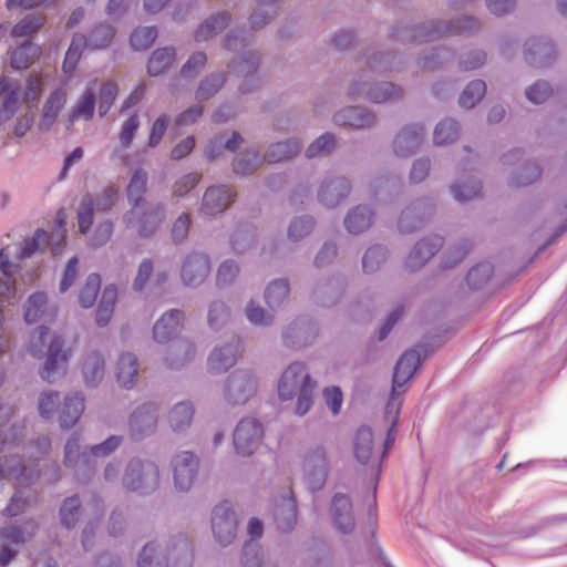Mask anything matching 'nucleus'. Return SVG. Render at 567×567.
<instances>
[{"instance_id": "3c124183", "label": "nucleus", "mask_w": 567, "mask_h": 567, "mask_svg": "<svg viewBox=\"0 0 567 567\" xmlns=\"http://www.w3.org/2000/svg\"><path fill=\"white\" fill-rule=\"evenodd\" d=\"M157 38V30L152 27L137 28L131 34V44L135 50L148 49Z\"/></svg>"}, {"instance_id": "7c9ffc66", "label": "nucleus", "mask_w": 567, "mask_h": 567, "mask_svg": "<svg viewBox=\"0 0 567 567\" xmlns=\"http://www.w3.org/2000/svg\"><path fill=\"white\" fill-rule=\"evenodd\" d=\"M194 416V406L189 402L177 403L168 414V422L173 431L179 432L189 427Z\"/></svg>"}, {"instance_id": "e2e57ef3", "label": "nucleus", "mask_w": 567, "mask_h": 567, "mask_svg": "<svg viewBox=\"0 0 567 567\" xmlns=\"http://www.w3.org/2000/svg\"><path fill=\"white\" fill-rule=\"evenodd\" d=\"M207 58L205 53H194L183 65L181 73L184 78L196 76L199 73V71L205 66Z\"/></svg>"}, {"instance_id": "49530a36", "label": "nucleus", "mask_w": 567, "mask_h": 567, "mask_svg": "<svg viewBox=\"0 0 567 567\" xmlns=\"http://www.w3.org/2000/svg\"><path fill=\"white\" fill-rule=\"evenodd\" d=\"M118 94L117 84L113 81L104 83L99 92L97 110L100 116H104L111 110Z\"/></svg>"}, {"instance_id": "6e6552de", "label": "nucleus", "mask_w": 567, "mask_h": 567, "mask_svg": "<svg viewBox=\"0 0 567 567\" xmlns=\"http://www.w3.org/2000/svg\"><path fill=\"white\" fill-rule=\"evenodd\" d=\"M212 528L216 540L221 546H227L235 539L237 519L234 511L226 503L215 507L212 518Z\"/></svg>"}, {"instance_id": "a211bd4d", "label": "nucleus", "mask_w": 567, "mask_h": 567, "mask_svg": "<svg viewBox=\"0 0 567 567\" xmlns=\"http://www.w3.org/2000/svg\"><path fill=\"white\" fill-rule=\"evenodd\" d=\"M235 194L226 186L209 187L203 197L202 212L207 216L223 213L234 202Z\"/></svg>"}, {"instance_id": "864d4df0", "label": "nucleus", "mask_w": 567, "mask_h": 567, "mask_svg": "<svg viewBox=\"0 0 567 567\" xmlns=\"http://www.w3.org/2000/svg\"><path fill=\"white\" fill-rule=\"evenodd\" d=\"M261 162L262 159L257 153L246 152L234 162V172L238 175L249 174L254 172Z\"/></svg>"}, {"instance_id": "473e14b6", "label": "nucleus", "mask_w": 567, "mask_h": 567, "mask_svg": "<svg viewBox=\"0 0 567 567\" xmlns=\"http://www.w3.org/2000/svg\"><path fill=\"white\" fill-rule=\"evenodd\" d=\"M229 16L227 13H220L213 16L205 23L200 24L195 32V40L198 42L207 41L214 35L224 31L229 23Z\"/></svg>"}, {"instance_id": "13d9d810", "label": "nucleus", "mask_w": 567, "mask_h": 567, "mask_svg": "<svg viewBox=\"0 0 567 567\" xmlns=\"http://www.w3.org/2000/svg\"><path fill=\"white\" fill-rule=\"evenodd\" d=\"M224 75H217L206 79L199 85L196 96L199 101H205L216 94L219 89L224 85Z\"/></svg>"}, {"instance_id": "bb28decb", "label": "nucleus", "mask_w": 567, "mask_h": 567, "mask_svg": "<svg viewBox=\"0 0 567 567\" xmlns=\"http://www.w3.org/2000/svg\"><path fill=\"white\" fill-rule=\"evenodd\" d=\"M374 117L371 113L360 107H347L334 115V122L338 125H349L353 127H365L373 123Z\"/></svg>"}, {"instance_id": "69168bd1", "label": "nucleus", "mask_w": 567, "mask_h": 567, "mask_svg": "<svg viewBox=\"0 0 567 567\" xmlns=\"http://www.w3.org/2000/svg\"><path fill=\"white\" fill-rule=\"evenodd\" d=\"M286 511V515H284V509L277 513L278 528L281 530L290 529L297 522V508L293 498L288 499Z\"/></svg>"}, {"instance_id": "ddd939ff", "label": "nucleus", "mask_w": 567, "mask_h": 567, "mask_svg": "<svg viewBox=\"0 0 567 567\" xmlns=\"http://www.w3.org/2000/svg\"><path fill=\"white\" fill-rule=\"evenodd\" d=\"M318 334L317 326L306 319H297L282 332L284 343L291 348H301L310 343Z\"/></svg>"}, {"instance_id": "9d476101", "label": "nucleus", "mask_w": 567, "mask_h": 567, "mask_svg": "<svg viewBox=\"0 0 567 567\" xmlns=\"http://www.w3.org/2000/svg\"><path fill=\"white\" fill-rule=\"evenodd\" d=\"M353 452L357 461L362 465L371 464L377 476L381 473V454L373 451V433L371 429L362 426L358 430Z\"/></svg>"}, {"instance_id": "0eeeda50", "label": "nucleus", "mask_w": 567, "mask_h": 567, "mask_svg": "<svg viewBox=\"0 0 567 567\" xmlns=\"http://www.w3.org/2000/svg\"><path fill=\"white\" fill-rule=\"evenodd\" d=\"M328 470L327 450L323 445H317L305 454L302 471L312 489L321 488L327 480Z\"/></svg>"}, {"instance_id": "b1692460", "label": "nucleus", "mask_w": 567, "mask_h": 567, "mask_svg": "<svg viewBox=\"0 0 567 567\" xmlns=\"http://www.w3.org/2000/svg\"><path fill=\"white\" fill-rule=\"evenodd\" d=\"M24 542L21 530L18 527H7L0 530V567H6L16 556V547Z\"/></svg>"}, {"instance_id": "37998d69", "label": "nucleus", "mask_w": 567, "mask_h": 567, "mask_svg": "<svg viewBox=\"0 0 567 567\" xmlns=\"http://www.w3.org/2000/svg\"><path fill=\"white\" fill-rule=\"evenodd\" d=\"M93 215L94 199L90 194H86L82 197L76 214L80 233L86 234L90 230L93 224Z\"/></svg>"}, {"instance_id": "1a4fd4ad", "label": "nucleus", "mask_w": 567, "mask_h": 567, "mask_svg": "<svg viewBox=\"0 0 567 567\" xmlns=\"http://www.w3.org/2000/svg\"><path fill=\"white\" fill-rule=\"evenodd\" d=\"M421 363V355L414 349L408 350L401 355L394 368L392 400H394L395 395H400L405 391L406 382L413 377Z\"/></svg>"}, {"instance_id": "680f3d73", "label": "nucleus", "mask_w": 567, "mask_h": 567, "mask_svg": "<svg viewBox=\"0 0 567 567\" xmlns=\"http://www.w3.org/2000/svg\"><path fill=\"white\" fill-rule=\"evenodd\" d=\"M241 563L244 567H261L260 546L258 543L248 540L245 544Z\"/></svg>"}, {"instance_id": "dca6fc26", "label": "nucleus", "mask_w": 567, "mask_h": 567, "mask_svg": "<svg viewBox=\"0 0 567 567\" xmlns=\"http://www.w3.org/2000/svg\"><path fill=\"white\" fill-rule=\"evenodd\" d=\"M184 313L181 310L165 312L154 324L153 336L156 342L166 343L174 339L182 330Z\"/></svg>"}, {"instance_id": "5fc2aeb1", "label": "nucleus", "mask_w": 567, "mask_h": 567, "mask_svg": "<svg viewBox=\"0 0 567 567\" xmlns=\"http://www.w3.org/2000/svg\"><path fill=\"white\" fill-rule=\"evenodd\" d=\"M336 140L331 134L319 136L306 151L307 157L328 155L333 150Z\"/></svg>"}, {"instance_id": "72a5a7b5", "label": "nucleus", "mask_w": 567, "mask_h": 567, "mask_svg": "<svg viewBox=\"0 0 567 567\" xmlns=\"http://www.w3.org/2000/svg\"><path fill=\"white\" fill-rule=\"evenodd\" d=\"M371 220V210L365 206H357L347 215L344 225L349 233L360 234L370 227Z\"/></svg>"}, {"instance_id": "f8f14e48", "label": "nucleus", "mask_w": 567, "mask_h": 567, "mask_svg": "<svg viewBox=\"0 0 567 567\" xmlns=\"http://www.w3.org/2000/svg\"><path fill=\"white\" fill-rule=\"evenodd\" d=\"M210 274L209 258L204 254L187 256L182 265L181 277L186 286H198Z\"/></svg>"}, {"instance_id": "ea45409f", "label": "nucleus", "mask_w": 567, "mask_h": 567, "mask_svg": "<svg viewBox=\"0 0 567 567\" xmlns=\"http://www.w3.org/2000/svg\"><path fill=\"white\" fill-rule=\"evenodd\" d=\"M486 93V84L482 80H474L463 90L460 96V105L472 109Z\"/></svg>"}, {"instance_id": "a18cd8bd", "label": "nucleus", "mask_w": 567, "mask_h": 567, "mask_svg": "<svg viewBox=\"0 0 567 567\" xmlns=\"http://www.w3.org/2000/svg\"><path fill=\"white\" fill-rule=\"evenodd\" d=\"M493 272V266L489 262H481L468 271L466 281L472 289H480L489 281Z\"/></svg>"}, {"instance_id": "79ce46f5", "label": "nucleus", "mask_w": 567, "mask_h": 567, "mask_svg": "<svg viewBox=\"0 0 567 567\" xmlns=\"http://www.w3.org/2000/svg\"><path fill=\"white\" fill-rule=\"evenodd\" d=\"M48 298L43 292L31 295L27 301L24 319L28 323H34L40 320L44 313Z\"/></svg>"}, {"instance_id": "f704fd0d", "label": "nucleus", "mask_w": 567, "mask_h": 567, "mask_svg": "<svg viewBox=\"0 0 567 567\" xmlns=\"http://www.w3.org/2000/svg\"><path fill=\"white\" fill-rule=\"evenodd\" d=\"M175 58V51L169 48L158 49L153 52L148 60L147 72L151 76L164 73Z\"/></svg>"}, {"instance_id": "7ed1b4c3", "label": "nucleus", "mask_w": 567, "mask_h": 567, "mask_svg": "<svg viewBox=\"0 0 567 567\" xmlns=\"http://www.w3.org/2000/svg\"><path fill=\"white\" fill-rule=\"evenodd\" d=\"M146 173L141 169H137L127 186V196L130 202L133 204L132 209L124 216V221L127 227L137 226L138 234L141 236H147L152 229L147 228V223L152 219V223L155 225L161 221L163 213L159 209H156L152 213H144L140 216L137 209L141 205L144 204L145 198L144 194L146 192Z\"/></svg>"}, {"instance_id": "6e6d98bb", "label": "nucleus", "mask_w": 567, "mask_h": 567, "mask_svg": "<svg viewBox=\"0 0 567 567\" xmlns=\"http://www.w3.org/2000/svg\"><path fill=\"white\" fill-rule=\"evenodd\" d=\"M230 312L224 302L215 301L208 311V324L212 329H219L229 319Z\"/></svg>"}, {"instance_id": "338daca9", "label": "nucleus", "mask_w": 567, "mask_h": 567, "mask_svg": "<svg viewBox=\"0 0 567 567\" xmlns=\"http://www.w3.org/2000/svg\"><path fill=\"white\" fill-rule=\"evenodd\" d=\"M551 95V89L548 83L546 82H536L532 86L528 87L526 91L527 99L535 103L540 104L548 100V97Z\"/></svg>"}, {"instance_id": "c85d7f7f", "label": "nucleus", "mask_w": 567, "mask_h": 567, "mask_svg": "<svg viewBox=\"0 0 567 567\" xmlns=\"http://www.w3.org/2000/svg\"><path fill=\"white\" fill-rule=\"evenodd\" d=\"M138 363L132 353H123L117 363V381L124 388H132L136 382Z\"/></svg>"}, {"instance_id": "393cba45", "label": "nucleus", "mask_w": 567, "mask_h": 567, "mask_svg": "<svg viewBox=\"0 0 567 567\" xmlns=\"http://www.w3.org/2000/svg\"><path fill=\"white\" fill-rule=\"evenodd\" d=\"M424 135L421 126H412L400 132L394 140V151L398 155L405 156L414 153L420 146Z\"/></svg>"}, {"instance_id": "c9c22d12", "label": "nucleus", "mask_w": 567, "mask_h": 567, "mask_svg": "<svg viewBox=\"0 0 567 567\" xmlns=\"http://www.w3.org/2000/svg\"><path fill=\"white\" fill-rule=\"evenodd\" d=\"M300 150L301 145L298 142H278L269 146L266 157L269 163H278L291 158Z\"/></svg>"}, {"instance_id": "39448f33", "label": "nucleus", "mask_w": 567, "mask_h": 567, "mask_svg": "<svg viewBox=\"0 0 567 567\" xmlns=\"http://www.w3.org/2000/svg\"><path fill=\"white\" fill-rule=\"evenodd\" d=\"M264 429L260 422L252 417L240 420L234 432V446L243 456L251 455L260 445Z\"/></svg>"}, {"instance_id": "0e129e2a", "label": "nucleus", "mask_w": 567, "mask_h": 567, "mask_svg": "<svg viewBox=\"0 0 567 567\" xmlns=\"http://www.w3.org/2000/svg\"><path fill=\"white\" fill-rule=\"evenodd\" d=\"M239 274V267L231 260L224 261L217 271V285L220 287L231 284Z\"/></svg>"}, {"instance_id": "6ab92c4d", "label": "nucleus", "mask_w": 567, "mask_h": 567, "mask_svg": "<svg viewBox=\"0 0 567 567\" xmlns=\"http://www.w3.org/2000/svg\"><path fill=\"white\" fill-rule=\"evenodd\" d=\"M95 89L96 80L87 83L84 92L81 94L70 115L65 120L66 128L72 127L75 121H90L93 118L95 110Z\"/></svg>"}, {"instance_id": "09e8293b", "label": "nucleus", "mask_w": 567, "mask_h": 567, "mask_svg": "<svg viewBox=\"0 0 567 567\" xmlns=\"http://www.w3.org/2000/svg\"><path fill=\"white\" fill-rule=\"evenodd\" d=\"M386 258V250L382 246L370 247L362 259V267L364 272L371 274L379 269L380 265Z\"/></svg>"}, {"instance_id": "5701e85b", "label": "nucleus", "mask_w": 567, "mask_h": 567, "mask_svg": "<svg viewBox=\"0 0 567 567\" xmlns=\"http://www.w3.org/2000/svg\"><path fill=\"white\" fill-rule=\"evenodd\" d=\"M8 92L1 107H0V123L10 120L19 109L21 103L20 89L18 86L11 87L8 76L0 78V96Z\"/></svg>"}, {"instance_id": "774afa93", "label": "nucleus", "mask_w": 567, "mask_h": 567, "mask_svg": "<svg viewBox=\"0 0 567 567\" xmlns=\"http://www.w3.org/2000/svg\"><path fill=\"white\" fill-rule=\"evenodd\" d=\"M199 182V175L197 173H189L181 177L173 187L174 196L182 197L193 189Z\"/></svg>"}, {"instance_id": "c756f323", "label": "nucleus", "mask_w": 567, "mask_h": 567, "mask_svg": "<svg viewBox=\"0 0 567 567\" xmlns=\"http://www.w3.org/2000/svg\"><path fill=\"white\" fill-rule=\"evenodd\" d=\"M41 54V48L34 43L25 42L11 54V66L17 70L28 69Z\"/></svg>"}, {"instance_id": "4468645a", "label": "nucleus", "mask_w": 567, "mask_h": 567, "mask_svg": "<svg viewBox=\"0 0 567 567\" xmlns=\"http://www.w3.org/2000/svg\"><path fill=\"white\" fill-rule=\"evenodd\" d=\"M157 424V408L154 404H143L130 417L132 437L141 439L154 432Z\"/></svg>"}, {"instance_id": "2eb2a0df", "label": "nucleus", "mask_w": 567, "mask_h": 567, "mask_svg": "<svg viewBox=\"0 0 567 567\" xmlns=\"http://www.w3.org/2000/svg\"><path fill=\"white\" fill-rule=\"evenodd\" d=\"M332 519L336 528L342 534L353 532L355 520L352 512L351 498L346 494H336L331 506Z\"/></svg>"}, {"instance_id": "58836bf2", "label": "nucleus", "mask_w": 567, "mask_h": 567, "mask_svg": "<svg viewBox=\"0 0 567 567\" xmlns=\"http://www.w3.org/2000/svg\"><path fill=\"white\" fill-rule=\"evenodd\" d=\"M460 134L458 124L452 120L446 118L439 123L434 130V143L436 145H445L453 143L457 140Z\"/></svg>"}, {"instance_id": "20e7f679", "label": "nucleus", "mask_w": 567, "mask_h": 567, "mask_svg": "<svg viewBox=\"0 0 567 567\" xmlns=\"http://www.w3.org/2000/svg\"><path fill=\"white\" fill-rule=\"evenodd\" d=\"M113 38L114 30L109 24L96 25L90 33L89 39L81 33L74 34L63 61V70L72 72L75 69L84 48L91 50L105 49L111 44Z\"/></svg>"}, {"instance_id": "aec40b11", "label": "nucleus", "mask_w": 567, "mask_h": 567, "mask_svg": "<svg viewBox=\"0 0 567 567\" xmlns=\"http://www.w3.org/2000/svg\"><path fill=\"white\" fill-rule=\"evenodd\" d=\"M443 245V238L440 236H432L419 241L406 259V267L410 270L421 268L427 260H430Z\"/></svg>"}, {"instance_id": "f257e3e1", "label": "nucleus", "mask_w": 567, "mask_h": 567, "mask_svg": "<svg viewBox=\"0 0 567 567\" xmlns=\"http://www.w3.org/2000/svg\"><path fill=\"white\" fill-rule=\"evenodd\" d=\"M29 351L33 357H47L41 377L52 383L68 370V355L62 350V340L45 327L37 329L30 339Z\"/></svg>"}, {"instance_id": "a19ab883", "label": "nucleus", "mask_w": 567, "mask_h": 567, "mask_svg": "<svg viewBox=\"0 0 567 567\" xmlns=\"http://www.w3.org/2000/svg\"><path fill=\"white\" fill-rule=\"evenodd\" d=\"M289 296V285L286 280H275L266 289V302L271 309L280 307Z\"/></svg>"}, {"instance_id": "a878e982", "label": "nucleus", "mask_w": 567, "mask_h": 567, "mask_svg": "<svg viewBox=\"0 0 567 567\" xmlns=\"http://www.w3.org/2000/svg\"><path fill=\"white\" fill-rule=\"evenodd\" d=\"M66 92L63 89H56L47 100L42 116L40 120V128H49L55 122L59 113L66 103Z\"/></svg>"}, {"instance_id": "052dcab7", "label": "nucleus", "mask_w": 567, "mask_h": 567, "mask_svg": "<svg viewBox=\"0 0 567 567\" xmlns=\"http://www.w3.org/2000/svg\"><path fill=\"white\" fill-rule=\"evenodd\" d=\"M315 221L310 217L295 219L288 230L291 240L298 241L308 235L313 228Z\"/></svg>"}, {"instance_id": "de8ad7c7", "label": "nucleus", "mask_w": 567, "mask_h": 567, "mask_svg": "<svg viewBox=\"0 0 567 567\" xmlns=\"http://www.w3.org/2000/svg\"><path fill=\"white\" fill-rule=\"evenodd\" d=\"M482 189V185L480 181L476 179H468L465 182H457L455 183L451 192L453 194V197L458 202H465L474 198L480 194Z\"/></svg>"}, {"instance_id": "e433bc0d", "label": "nucleus", "mask_w": 567, "mask_h": 567, "mask_svg": "<svg viewBox=\"0 0 567 567\" xmlns=\"http://www.w3.org/2000/svg\"><path fill=\"white\" fill-rule=\"evenodd\" d=\"M82 372L87 384H95L104 377V359L99 353L89 355L82 367Z\"/></svg>"}, {"instance_id": "cd10ccee", "label": "nucleus", "mask_w": 567, "mask_h": 567, "mask_svg": "<svg viewBox=\"0 0 567 567\" xmlns=\"http://www.w3.org/2000/svg\"><path fill=\"white\" fill-rule=\"evenodd\" d=\"M84 408L83 396L74 395L66 398L59 417L61 427L71 429L74 426L82 415Z\"/></svg>"}, {"instance_id": "2f4dec72", "label": "nucleus", "mask_w": 567, "mask_h": 567, "mask_svg": "<svg viewBox=\"0 0 567 567\" xmlns=\"http://www.w3.org/2000/svg\"><path fill=\"white\" fill-rule=\"evenodd\" d=\"M117 299V289L115 286H106L103 290L101 301L96 311V323L99 326H106L113 315Z\"/></svg>"}, {"instance_id": "4d7b16f0", "label": "nucleus", "mask_w": 567, "mask_h": 567, "mask_svg": "<svg viewBox=\"0 0 567 567\" xmlns=\"http://www.w3.org/2000/svg\"><path fill=\"white\" fill-rule=\"evenodd\" d=\"M401 91L396 89L392 83H382L371 87L368 92L369 99L375 103H382L389 101L395 96H399Z\"/></svg>"}, {"instance_id": "8fccbe9b", "label": "nucleus", "mask_w": 567, "mask_h": 567, "mask_svg": "<svg viewBox=\"0 0 567 567\" xmlns=\"http://www.w3.org/2000/svg\"><path fill=\"white\" fill-rule=\"evenodd\" d=\"M80 499L78 496L69 497L61 507V522L66 528H72L79 520Z\"/></svg>"}, {"instance_id": "9b49d317", "label": "nucleus", "mask_w": 567, "mask_h": 567, "mask_svg": "<svg viewBox=\"0 0 567 567\" xmlns=\"http://www.w3.org/2000/svg\"><path fill=\"white\" fill-rule=\"evenodd\" d=\"M172 465L176 488L188 491L198 470V458L192 452H183L173 458Z\"/></svg>"}, {"instance_id": "4c0bfd02", "label": "nucleus", "mask_w": 567, "mask_h": 567, "mask_svg": "<svg viewBox=\"0 0 567 567\" xmlns=\"http://www.w3.org/2000/svg\"><path fill=\"white\" fill-rule=\"evenodd\" d=\"M101 288V277L97 274H91L80 288L79 302L83 308H91L95 301Z\"/></svg>"}, {"instance_id": "412c9836", "label": "nucleus", "mask_w": 567, "mask_h": 567, "mask_svg": "<svg viewBox=\"0 0 567 567\" xmlns=\"http://www.w3.org/2000/svg\"><path fill=\"white\" fill-rule=\"evenodd\" d=\"M256 391V382L250 377L234 375L225 388L226 399L233 404H243Z\"/></svg>"}, {"instance_id": "4be33fe9", "label": "nucleus", "mask_w": 567, "mask_h": 567, "mask_svg": "<svg viewBox=\"0 0 567 567\" xmlns=\"http://www.w3.org/2000/svg\"><path fill=\"white\" fill-rule=\"evenodd\" d=\"M350 189V183L346 178L324 182L318 193L319 200L328 207L337 206L349 195Z\"/></svg>"}, {"instance_id": "c03bdc74", "label": "nucleus", "mask_w": 567, "mask_h": 567, "mask_svg": "<svg viewBox=\"0 0 567 567\" xmlns=\"http://www.w3.org/2000/svg\"><path fill=\"white\" fill-rule=\"evenodd\" d=\"M45 18L41 14H30L18 22L11 31L12 37H28L35 33L41 27H43Z\"/></svg>"}, {"instance_id": "f03ea898", "label": "nucleus", "mask_w": 567, "mask_h": 567, "mask_svg": "<svg viewBox=\"0 0 567 567\" xmlns=\"http://www.w3.org/2000/svg\"><path fill=\"white\" fill-rule=\"evenodd\" d=\"M317 382L313 381L302 363H291L278 382V394L282 401H291L297 395L295 412L302 416L313 404Z\"/></svg>"}, {"instance_id": "603ef678", "label": "nucleus", "mask_w": 567, "mask_h": 567, "mask_svg": "<svg viewBox=\"0 0 567 567\" xmlns=\"http://www.w3.org/2000/svg\"><path fill=\"white\" fill-rule=\"evenodd\" d=\"M138 567H167L166 558L157 554L153 543H148L140 555Z\"/></svg>"}, {"instance_id": "423d86ee", "label": "nucleus", "mask_w": 567, "mask_h": 567, "mask_svg": "<svg viewBox=\"0 0 567 567\" xmlns=\"http://www.w3.org/2000/svg\"><path fill=\"white\" fill-rule=\"evenodd\" d=\"M158 480L159 472L153 463H144L138 458H133L126 467L123 484L130 491H137L157 486Z\"/></svg>"}, {"instance_id": "bf43d9fd", "label": "nucleus", "mask_w": 567, "mask_h": 567, "mask_svg": "<svg viewBox=\"0 0 567 567\" xmlns=\"http://www.w3.org/2000/svg\"><path fill=\"white\" fill-rule=\"evenodd\" d=\"M49 244V234L44 230H37L34 237L32 239H27L23 241V246L21 248V258L30 257L37 250L41 249V247Z\"/></svg>"}, {"instance_id": "f3484780", "label": "nucleus", "mask_w": 567, "mask_h": 567, "mask_svg": "<svg viewBox=\"0 0 567 567\" xmlns=\"http://www.w3.org/2000/svg\"><path fill=\"white\" fill-rule=\"evenodd\" d=\"M243 351L240 340H235L221 348H216L208 358V369L212 373H221L231 368Z\"/></svg>"}]
</instances>
